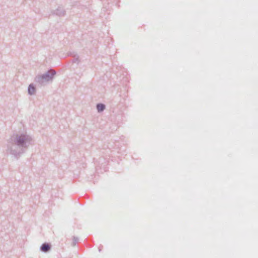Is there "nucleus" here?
<instances>
[{"mask_svg":"<svg viewBox=\"0 0 258 258\" xmlns=\"http://www.w3.org/2000/svg\"><path fill=\"white\" fill-rule=\"evenodd\" d=\"M55 74V73L54 71H52L44 75H43L42 78V79H45L46 81H48L49 80H51L52 78V76Z\"/></svg>","mask_w":258,"mask_h":258,"instance_id":"1","label":"nucleus"},{"mask_svg":"<svg viewBox=\"0 0 258 258\" xmlns=\"http://www.w3.org/2000/svg\"><path fill=\"white\" fill-rule=\"evenodd\" d=\"M40 248L41 251L47 252L50 249V246L48 243H43Z\"/></svg>","mask_w":258,"mask_h":258,"instance_id":"2","label":"nucleus"},{"mask_svg":"<svg viewBox=\"0 0 258 258\" xmlns=\"http://www.w3.org/2000/svg\"><path fill=\"white\" fill-rule=\"evenodd\" d=\"M28 92L30 94H33L35 92V88L32 85H30L28 88Z\"/></svg>","mask_w":258,"mask_h":258,"instance_id":"3","label":"nucleus"},{"mask_svg":"<svg viewBox=\"0 0 258 258\" xmlns=\"http://www.w3.org/2000/svg\"><path fill=\"white\" fill-rule=\"evenodd\" d=\"M97 108L98 111H101L105 108V106L102 104H99L97 105Z\"/></svg>","mask_w":258,"mask_h":258,"instance_id":"4","label":"nucleus"},{"mask_svg":"<svg viewBox=\"0 0 258 258\" xmlns=\"http://www.w3.org/2000/svg\"><path fill=\"white\" fill-rule=\"evenodd\" d=\"M19 143H23V142H24V140H23V139L22 141H21V140H19Z\"/></svg>","mask_w":258,"mask_h":258,"instance_id":"5","label":"nucleus"}]
</instances>
